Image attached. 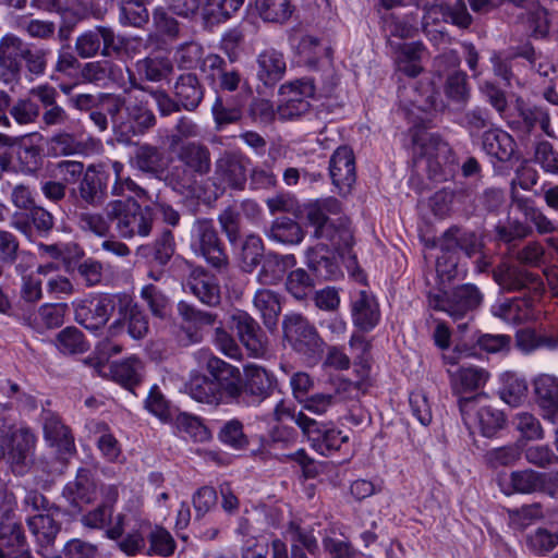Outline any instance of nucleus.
Wrapping results in <instances>:
<instances>
[{"label": "nucleus", "instance_id": "24", "mask_svg": "<svg viewBox=\"0 0 558 558\" xmlns=\"http://www.w3.org/2000/svg\"><path fill=\"white\" fill-rule=\"evenodd\" d=\"M274 384V376L265 368L250 365L245 367L241 380V399L247 398L248 402L260 403L270 396Z\"/></svg>", "mask_w": 558, "mask_h": 558}, {"label": "nucleus", "instance_id": "49", "mask_svg": "<svg viewBox=\"0 0 558 558\" xmlns=\"http://www.w3.org/2000/svg\"><path fill=\"white\" fill-rule=\"evenodd\" d=\"M25 546L27 541L21 523L7 522L0 525V558L10 557Z\"/></svg>", "mask_w": 558, "mask_h": 558}, {"label": "nucleus", "instance_id": "31", "mask_svg": "<svg viewBox=\"0 0 558 558\" xmlns=\"http://www.w3.org/2000/svg\"><path fill=\"white\" fill-rule=\"evenodd\" d=\"M177 310L183 323L194 328L193 330L191 327L182 329L189 343L201 342L203 336L199 329L206 326H214L218 318L213 312L199 310L185 301H180L177 305Z\"/></svg>", "mask_w": 558, "mask_h": 558}, {"label": "nucleus", "instance_id": "34", "mask_svg": "<svg viewBox=\"0 0 558 558\" xmlns=\"http://www.w3.org/2000/svg\"><path fill=\"white\" fill-rule=\"evenodd\" d=\"M44 436L51 446H56L62 452H72L75 448L71 430L65 426L60 416L49 410L41 413Z\"/></svg>", "mask_w": 558, "mask_h": 558}, {"label": "nucleus", "instance_id": "44", "mask_svg": "<svg viewBox=\"0 0 558 558\" xmlns=\"http://www.w3.org/2000/svg\"><path fill=\"white\" fill-rule=\"evenodd\" d=\"M253 302L256 310L260 313L266 328L274 331L281 312L278 294L268 289H259L256 291Z\"/></svg>", "mask_w": 558, "mask_h": 558}, {"label": "nucleus", "instance_id": "38", "mask_svg": "<svg viewBox=\"0 0 558 558\" xmlns=\"http://www.w3.org/2000/svg\"><path fill=\"white\" fill-rule=\"evenodd\" d=\"M265 235L274 242L284 245L300 244L304 236L305 231L300 223L290 217L276 218L270 227L266 230Z\"/></svg>", "mask_w": 558, "mask_h": 558}, {"label": "nucleus", "instance_id": "58", "mask_svg": "<svg viewBox=\"0 0 558 558\" xmlns=\"http://www.w3.org/2000/svg\"><path fill=\"white\" fill-rule=\"evenodd\" d=\"M15 158L20 171L28 175L35 174L43 163L40 147L36 145H26L24 143V138L16 147Z\"/></svg>", "mask_w": 558, "mask_h": 558}, {"label": "nucleus", "instance_id": "61", "mask_svg": "<svg viewBox=\"0 0 558 558\" xmlns=\"http://www.w3.org/2000/svg\"><path fill=\"white\" fill-rule=\"evenodd\" d=\"M57 348L63 354H80L88 350L84 335L76 327H66L57 336Z\"/></svg>", "mask_w": 558, "mask_h": 558}, {"label": "nucleus", "instance_id": "42", "mask_svg": "<svg viewBox=\"0 0 558 558\" xmlns=\"http://www.w3.org/2000/svg\"><path fill=\"white\" fill-rule=\"evenodd\" d=\"M197 178L184 165L180 163L168 171L166 170L161 180L175 193L190 197L196 194Z\"/></svg>", "mask_w": 558, "mask_h": 558}, {"label": "nucleus", "instance_id": "27", "mask_svg": "<svg viewBox=\"0 0 558 558\" xmlns=\"http://www.w3.org/2000/svg\"><path fill=\"white\" fill-rule=\"evenodd\" d=\"M171 90L180 106L186 111L196 110L205 95V87L194 72L180 74L175 78Z\"/></svg>", "mask_w": 558, "mask_h": 558}, {"label": "nucleus", "instance_id": "16", "mask_svg": "<svg viewBox=\"0 0 558 558\" xmlns=\"http://www.w3.org/2000/svg\"><path fill=\"white\" fill-rule=\"evenodd\" d=\"M426 160L429 177L438 180L444 169L453 163L451 147L438 134L421 133V159Z\"/></svg>", "mask_w": 558, "mask_h": 558}, {"label": "nucleus", "instance_id": "12", "mask_svg": "<svg viewBox=\"0 0 558 558\" xmlns=\"http://www.w3.org/2000/svg\"><path fill=\"white\" fill-rule=\"evenodd\" d=\"M121 294H99L97 296L73 302L74 319L84 328L96 331L105 327Z\"/></svg>", "mask_w": 558, "mask_h": 558}, {"label": "nucleus", "instance_id": "40", "mask_svg": "<svg viewBox=\"0 0 558 558\" xmlns=\"http://www.w3.org/2000/svg\"><path fill=\"white\" fill-rule=\"evenodd\" d=\"M353 323L363 331L373 329L379 320V312L373 296L360 291L352 305Z\"/></svg>", "mask_w": 558, "mask_h": 558}, {"label": "nucleus", "instance_id": "59", "mask_svg": "<svg viewBox=\"0 0 558 558\" xmlns=\"http://www.w3.org/2000/svg\"><path fill=\"white\" fill-rule=\"evenodd\" d=\"M291 542V555L294 557V553L306 554L305 550L315 555L318 550V543L312 531L302 529L299 524L291 522L288 529Z\"/></svg>", "mask_w": 558, "mask_h": 558}, {"label": "nucleus", "instance_id": "19", "mask_svg": "<svg viewBox=\"0 0 558 558\" xmlns=\"http://www.w3.org/2000/svg\"><path fill=\"white\" fill-rule=\"evenodd\" d=\"M239 339L251 355L263 356L267 351V337L259 324L246 312L236 311L231 315Z\"/></svg>", "mask_w": 558, "mask_h": 558}, {"label": "nucleus", "instance_id": "64", "mask_svg": "<svg viewBox=\"0 0 558 558\" xmlns=\"http://www.w3.org/2000/svg\"><path fill=\"white\" fill-rule=\"evenodd\" d=\"M175 425L179 432L185 433L194 441L204 442L211 438L210 430L202 421L187 413H181L175 418Z\"/></svg>", "mask_w": 558, "mask_h": 558}, {"label": "nucleus", "instance_id": "23", "mask_svg": "<svg viewBox=\"0 0 558 558\" xmlns=\"http://www.w3.org/2000/svg\"><path fill=\"white\" fill-rule=\"evenodd\" d=\"M62 497L77 512L82 511L83 505L96 500L97 487L92 471L86 468L78 469L75 478L64 485Z\"/></svg>", "mask_w": 558, "mask_h": 558}, {"label": "nucleus", "instance_id": "21", "mask_svg": "<svg viewBox=\"0 0 558 558\" xmlns=\"http://www.w3.org/2000/svg\"><path fill=\"white\" fill-rule=\"evenodd\" d=\"M29 95L43 107L41 123L45 128L61 126L68 123L70 117L66 110L57 101L59 93L49 83L39 84L29 90Z\"/></svg>", "mask_w": 558, "mask_h": 558}, {"label": "nucleus", "instance_id": "41", "mask_svg": "<svg viewBox=\"0 0 558 558\" xmlns=\"http://www.w3.org/2000/svg\"><path fill=\"white\" fill-rule=\"evenodd\" d=\"M186 391L195 401L210 405L225 403L211 375H193L186 385Z\"/></svg>", "mask_w": 558, "mask_h": 558}, {"label": "nucleus", "instance_id": "62", "mask_svg": "<svg viewBox=\"0 0 558 558\" xmlns=\"http://www.w3.org/2000/svg\"><path fill=\"white\" fill-rule=\"evenodd\" d=\"M452 380L460 385L462 390L472 391L483 387L489 378V374L480 367H461L451 373Z\"/></svg>", "mask_w": 558, "mask_h": 558}, {"label": "nucleus", "instance_id": "37", "mask_svg": "<svg viewBox=\"0 0 558 558\" xmlns=\"http://www.w3.org/2000/svg\"><path fill=\"white\" fill-rule=\"evenodd\" d=\"M483 149L499 161L511 159L515 151L513 137L501 129H490L484 132L482 137Z\"/></svg>", "mask_w": 558, "mask_h": 558}, {"label": "nucleus", "instance_id": "60", "mask_svg": "<svg viewBox=\"0 0 558 558\" xmlns=\"http://www.w3.org/2000/svg\"><path fill=\"white\" fill-rule=\"evenodd\" d=\"M291 542V555L294 557V553L306 554L305 550L315 555L318 550V543L312 531L302 529L299 524L291 522L288 529Z\"/></svg>", "mask_w": 558, "mask_h": 558}, {"label": "nucleus", "instance_id": "54", "mask_svg": "<svg viewBox=\"0 0 558 558\" xmlns=\"http://www.w3.org/2000/svg\"><path fill=\"white\" fill-rule=\"evenodd\" d=\"M241 268L251 274L260 264L264 257V243L258 235L250 234L241 246Z\"/></svg>", "mask_w": 558, "mask_h": 558}, {"label": "nucleus", "instance_id": "14", "mask_svg": "<svg viewBox=\"0 0 558 558\" xmlns=\"http://www.w3.org/2000/svg\"><path fill=\"white\" fill-rule=\"evenodd\" d=\"M292 417L312 441L313 447L323 456H329L339 450L341 445L348 441V436H342L341 430L319 423L303 412L295 413Z\"/></svg>", "mask_w": 558, "mask_h": 558}, {"label": "nucleus", "instance_id": "8", "mask_svg": "<svg viewBox=\"0 0 558 558\" xmlns=\"http://www.w3.org/2000/svg\"><path fill=\"white\" fill-rule=\"evenodd\" d=\"M250 159L241 151L225 150L215 160L214 175L211 178L214 186L223 193L231 189L242 191L247 181V168Z\"/></svg>", "mask_w": 558, "mask_h": 558}, {"label": "nucleus", "instance_id": "47", "mask_svg": "<svg viewBox=\"0 0 558 558\" xmlns=\"http://www.w3.org/2000/svg\"><path fill=\"white\" fill-rule=\"evenodd\" d=\"M534 390L541 408L558 414V379L551 375L543 374L534 380Z\"/></svg>", "mask_w": 558, "mask_h": 558}, {"label": "nucleus", "instance_id": "22", "mask_svg": "<svg viewBox=\"0 0 558 558\" xmlns=\"http://www.w3.org/2000/svg\"><path fill=\"white\" fill-rule=\"evenodd\" d=\"M498 486L502 494H533L543 490L546 485L545 474L531 469L502 473L497 477Z\"/></svg>", "mask_w": 558, "mask_h": 558}, {"label": "nucleus", "instance_id": "57", "mask_svg": "<svg viewBox=\"0 0 558 558\" xmlns=\"http://www.w3.org/2000/svg\"><path fill=\"white\" fill-rule=\"evenodd\" d=\"M141 298L147 303L150 313L166 319L171 312L170 299L154 284H146L141 290Z\"/></svg>", "mask_w": 558, "mask_h": 558}, {"label": "nucleus", "instance_id": "15", "mask_svg": "<svg viewBox=\"0 0 558 558\" xmlns=\"http://www.w3.org/2000/svg\"><path fill=\"white\" fill-rule=\"evenodd\" d=\"M133 339H143L149 330L148 318L141 306L126 295H120L118 300V318L109 326V333L116 336L124 327Z\"/></svg>", "mask_w": 558, "mask_h": 558}, {"label": "nucleus", "instance_id": "20", "mask_svg": "<svg viewBox=\"0 0 558 558\" xmlns=\"http://www.w3.org/2000/svg\"><path fill=\"white\" fill-rule=\"evenodd\" d=\"M494 281L506 291L522 289L543 290L539 276L507 262L500 263L493 270Z\"/></svg>", "mask_w": 558, "mask_h": 558}, {"label": "nucleus", "instance_id": "30", "mask_svg": "<svg viewBox=\"0 0 558 558\" xmlns=\"http://www.w3.org/2000/svg\"><path fill=\"white\" fill-rule=\"evenodd\" d=\"M184 288L207 306L220 304V288L202 267H196L190 272Z\"/></svg>", "mask_w": 558, "mask_h": 558}, {"label": "nucleus", "instance_id": "48", "mask_svg": "<svg viewBox=\"0 0 558 558\" xmlns=\"http://www.w3.org/2000/svg\"><path fill=\"white\" fill-rule=\"evenodd\" d=\"M175 240L170 229H162L151 245L141 246L140 252H148L153 260L163 267L169 264L175 253Z\"/></svg>", "mask_w": 558, "mask_h": 558}, {"label": "nucleus", "instance_id": "29", "mask_svg": "<svg viewBox=\"0 0 558 558\" xmlns=\"http://www.w3.org/2000/svg\"><path fill=\"white\" fill-rule=\"evenodd\" d=\"M306 265L320 280H336L342 275L335 253L324 244H318L306 251Z\"/></svg>", "mask_w": 558, "mask_h": 558}, {"label": "nucleus", "instance_id": "32", "mask_svg": "<svg viewBox=\"0 0 558 558\" xmlns=\"http://www.w3.org/2000/svg\"><path fill=\"white\" fill-rule=\"evenodd\" d=\"M295 264L296 259L293 254L281 255L275 252H268L260 262L257 281L262 286L277 284Z\"/></svg>", "mask_w": 558, "mask_h": 558}, {"label": "nucleus", "instance_id": "6", "mask_svg": "<svg viewBox=\"0 0 558 558\" xmlns=\"http://www.w3.org/2000/svg\"><path fill=\"white\" fill-rule=\"evenodd\" d=\"M126 39L116 35L109 26L98 25L78 35L74 43V51L82 59H92L100 53L104 58L120 54Z\"/></svg>", "mask_w": 558, "mask_h": 558}, {"label": "nucleus", "instance_id": "51", "mask_svg": "<svg viewBox=\"0 0 558 558\" xmlns=\"http://www.w3.org/2000/svg\"><path fill=\"white\" fill-rule=\"evenodd\" d=\"M501 383L500 398L511 407H519L526 398V381L517 374L507 372L501 375Z\"/></svg>", "mask_w": 558, "mask_h": 558}, {"label": "nucleus", "instance_id": "9", "mask_svg": "<svg viewBox=\"0 0 558 558\" xmlns=\"http://www.w3.org/2000/svg\"><path fill=\"white\" fill-rule=\"evenodd\" d=\"M37 438L29 428L13 430L5 447L0 448V458L5 459L11 472L16 476L27 474L33 465Z\"/></svg>", "mask_w": 558, "mask_h": 558}, {"label": "nucleus", "instance_id": "45", "mask_svg": "<svg viewBox=\"0 0 558 558\" xmlns=\"http://www.w3.org/2000/svg\"><path fill=\"white\" fill-rule=\"evenodd\" d=\"M128 72L131 87L150 95L156 102L160 116L168 117L172 113H177L183 110L179 104V100L174 96L171 97L167 90L146 86L141 83V81L135 76L134 72L130 70H128Z\"/></svg>", "mask_w": 558, "mask_h": 558}, {"label": "nucleus", "instance_id": "5", "mask_svg": "<svg viewBox=\"0 0 558 558\" xmlns=\"http://www.w3.org/2000/svg\"><path fill=\"white\" fill-rule=\"evenodd\" d=\"M198 363L211 375L218 390H220L223 402L231 403L241 401L242 373L239 367L215 356L208 351L196 353Z\"/></svg>", "mask_w": 558, "mask_h": 558}, {"label": "nucleus", "instance_id": "56", "mask_svg": "<svg viewBox=\"0 0 558 558\" xmlns=\"http://www.w3.org/2000/svg\"><path fill=\"white\" fill-rule=\"evenodd\" d=\"M218 439L234 450H244L250 444L248 437L244 433L243 423L238 418L222 424L218 432Z\"/></svg>", "mask_w": 558, "mask_h": 558}, {"label": "nucleus", "instance_id": "36", "mask_svg": "<svg viewBox=\"0 0 558 558\" xmlns=\"http://www.w3.org/2000/svg\"><path fill=\"white\" fill-rule=\"evenodd\" d=\"M135 70L140 80L159 83L173 73V63L167 56L149 54L136 61Z\"/></svg>", "mask_w": 558, "mask_h": 558}, {"label": "nucleus", "instance_id": "53", "mask_svg": "<svg viewBox=\"0 0 558 558\" xmlns=\"http://www.w3.org/2000/svg\"><path fill=\"white\" fill-rule=\"evenodd\" d=\"M444 238L448 250L452 246H458L468 257L480 253L483 247L482 239L474 232H460L459 229L452 228L445 233Z\"/></svg>", "mask_w": 558, "mask_h": 558}, {"label": "nucleus", "instance_id": "55", "mask_svg": "<svg viewBox=\"0 0 558 558\" xmlns=\"http://www.w3.org/2000/svg\"><path fill=\"white\" fill-rule=\"evenodd\" d=\"M149 20V13L142 0H122L119 22L124 26L143 27Z\"/></svg>", "mask_w": 558, "mask_h": 558}, {"label": "nucleus", "instance_id": "50", "mask_svg": "<svg viewBox=\"0 0 558 558\" xmlns=\"http://www.w3.org/2000/svg\"><path fill=\"white\" fill-rule=\"evenodd\" d=\"M142 364L137 357H130L111 366L110 371L114 381L134 392L135 386L141 383Z\"/></svg>", "mask_w": 558, "mask_h": 558}, {"label": "nucleus", "instance_id": "46", "mask_svg": "<svg viewBox=\"0 0 558 558\" xmlns=\"http://www.w3.org/2000/svg\"><path fill=\"white\" fill-rule=\"evenodd\" d=\"M515 109L522 125L527 132L538 125L546 134L550 135V117L544 107L525 102L519 98L515 101Z\"/></svg>", "mask_w": 558, "mask_h": 558}, {"label": "nucleus", "instance_id": "39", "mask_svg": "<svg viewBox=\"0 0 558 558\" xmlns=\"http://www.w3.org/2000/svg\"><path fill=\"white\" fill-rule=\"evenodd\" d=\"M494 316L507 323L521 324L534 318L531 299H509L493 306Z\"/></svg>", "mask_w": 558, "mask_h": 558}, {"label": "nucleus", "instance_id": "4", "mask_svg": "<svg viewBox=\"0 0 558 558\" xmlns=\"http://www.w3.org/2000/svg\"><path fill=\"white\" fill-rule=\"evenodd\" d=\"M191 239L192 250L211 267L218 271L228 268L229 258L211 219H195L191 227Z\"/></svg>", "mask_w": 558, "mask_h": 558}, {"label": "nucleus", "instance_id": "52", "mask_svg": "<svg viewBox=\"0 0 558 558\" xmlns=\"http://www.w3.org/2000/svg\"><path fill=\"white\" fill-rule=\"evenodd\" d=\"M255 7L259 16L271 23H284L293 12L290 0H256Z\"/></svg>", "mask_w": 558, "mask_h": 558}, {"label": "nucleus", "instance_id": "25", "mask_svg": "<svg viewBox=\"0 0 558 558\" xmlns=\"http://www.w3.org/2000/svg\"><path fill=\"white\" fill-rule=\"evenodd\" d=\"M11 226L27 238H32L34 229L40 235H47L54 226L50 211L41 206L33 207L28 213L16 211L12 215Z\"/></svg>", "mask_w": 558, "mask_h": 558}, {"label": "nucleus", "instance_id": "17", "mask_svg": "<svg viewBox=\"0 0 558 558\" xmlns=\"http://www.w3.org/2000/svg\"><path fill=\"white\" fill-rule=\"evenodd\" d=\"M329 174L333 186L341 195H348L355 181V157L348 146L338 147L330 157Z\"/></svg>", "mask_w": 558, "mask_h": 558}, {"label": "nucleus", "instance_id": "7", "mask_svg": "<svg viewBox=\"0 0 558 558\" xmlns=\"http://www.w3.org/2000/svg\"><path fill=\"white\" fill-rule=\"evenodd\" d=\"M282 330L284 339L298 353L307 357H315L323 352V339L314 325L301 314L291 313L284 315Z\"/></svg>", "mask_w": 558, "mask_h": 558}, {"label": "nucleus", "instance_id": "28", "mask_svg": "<svg viewBox=\"0 0 558 558\" xmlns=\"http://www.w3.org/2000/svg\"><path fill=\"white\" fill-rule=\"evenodd\" d=\"M177 159L198 178L206 177L211 171V153L204 143H183L178 149Z\"/></svg>", "mask_w": 558, "mask_h": 558}, {"label": "nucleus", "instance_id": "13", "mask_svg": "<svg viewBox=\"0 0 558 558\" xmlns=\"http://www.w3.org/2000/svg\"><path fill=\"white\" fill-rule=\"evenodd\" d=\"M306 218L315 227L314 236L316 239L329 240L337 248L352 246L353 234L347 218H339V225L336 226L317 202L306 208Z\"/></svg>", "mask_w": 558, "mask_h": 558}, {"label": "nucleus", "instance_id": "35", "mask_svg": "<svg viewBox=\"0 0 558 558\" xmlns=\"http://www.w3.org/2000/svg\"><path fill=\"white\" fill-rule=\"evenodd\" d=\"M286 68L283 54L274 48L265 49L257 56V77L266 86H272L280 81Z\"/></svg>", "mask_w": 558, "mask_h": 558}, {"label": "nucleus", "instance_id": "43", "mask_svg": "<svg viewBox=\"0 0 558 558\" xmlns=\"http://www.w3.org/2000/svg\"><path fill=\"white\" fill-rule=\"evenodd\" d=\"M27 525L41 547L53 545L61 530V523L53 519V511L29 517Z\"/></svg>", "mask_w": 558, "mask_h": 558}, {"label": "nucleus", "instance_id": "10", "mask_svg": "<svg viewBox=\"0 0 558 558\" xmlns=\"http://www.w3.org/2000/svg\"><path fill=\"white\" fill-rule=\"evenodd\" d=\"M279 94L278 118L283 121L298 119L310 111L308 99L315 95V84L312 78L303 77L281 85Z\"/></svg>", "mask_w": 558, "mask_h": 558}, {"label": "nucleus", "instance_id": "18", "mask_svg": "<svg viewBox=\"0 0 558 558\" xmlns=\"http://www.w3.org/2000/svg\"><path fill=\"white\" fill-rule=\"evenodd\" d=\"M134 150L130 156V166L156 179H161L167 170L168 162L162 147L149 143H134Z\"/></svg>", "mask_w": 558, "mask_h": 558}, {"label": "nucleus", "instance_id": "26", "mask_svg": "<svg viewBox=\"0 0 558 558\" xmlns=\"http://www.w3.org/2000/svg\"><path fill=\"white\" fill-rule=\"evenodd\" d=\"M440 17L461 28H466L472 23V16L464 0H444L427 8L424 14V24L436 23Z\"/></svg>", "mask_w": 558, "mask_h": 558}, {"label": "nucleus", "instance_id": "33", "mask_svg": "<svg viewBox=\"0 0 558 558\" xmlns=\"http://www.w3.org/2000/svg\"><path fill=\"white\" fill-rule=\"evenodd\" d=\"M511 197L512 203L522 213L525 219L535 227L538 234L545 235L558 231V225L541 208L536 207L533 199L517 195L514 180L511 182Z\"/></svg>", "mask_w": 558, "mask_h": 558}, {"label": "nucleus", "instance_id": "63", "mask_svg": "<svg viewBox=\"0 0 558 558\" xmlns=\"http://www.w3.org/2000/svg\"><path fill=\"white\" fill-rule=\"evenodd\" d=\"M476 417L482 434L486 437L495 435L506 424L504 412L490 405L481 407L476 412Z\"/></svg>", "mask_w": 558, "mask_h": 558}, {"label": "nucleus", "instance_id": "1", "mask_svg": "<svg viewBox=\"0 0 558 558\" xmlns=\"http://www.w3.org/2000/svg\"><path fill=\"white\" fill-rule=\"evenodd\" d=\"M51 50L9 33L0 38V78L17 84L24 74L29 81L46 74Z\"/></svg>", "mask_w": 558, "mask_h": 558}, {"label": "nucleus", "instance_id": "2", "mask_svg": "<svg viewBox=\"0 0 558 558\" xmlns=\"http://www.w3.org/2000/svg\"><path fill=\"white\" fill-rule=\"evenodd\" d=\"M484 298L482 290L474 283L458 284L450 293L437 289L429 291L426 295L429 310L444 312L454 320L477 311Z\"/></svg>", "mask_w": 558, "mask_h": 558}, {"label": "nucleus", "instance_id": "3", "mask_svg": "<svg viewBox=\"0 0 558 558\" xmlns=\"http://www.w3.org/2000/svg\"><path fill=\"white\" fill-rule=\"evenodd\" d=\"M105 211L122 239L147 238L153 230L154 218L149 206L142 207L136 202L130 205L129 202L114 199L107 203Z\"/></svg>", "mask_w": 558, "mask_h": 558}, {"label": "nucleus", "instance_id": "11", "mask_svg": "<svg viewBox=\"0 0 558 558\" xmlns=\"http://www.w3.org/2000/svg\"><path fill=\"white\" fill-rule=\"evenodd\" d=\"M109 173L95 165L86 168L76 187L70 190V197L81 208H98L108 198Z\"/></svg>", "mask_w": 558, "mask_h": 558}]
</instances>
